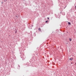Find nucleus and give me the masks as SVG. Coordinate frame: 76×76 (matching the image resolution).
I'll list each match as a JSON object with an SVG mask.
<instances>
[{"mask_svg": "<svg viewBox=\"0 0 76 76\" xmlns=\"http://www.w3.org/2000/svg\"><path fill=\"white\" fill-rule=\"evenodd\" d=\"M16 17H17V16H16Z\"/></svg>", "mask_w": 76, "mask_h": 76, "instance_id": "9", "label": "nucleus"}, {"mask_svg": "<svg viewBox=\"0 0 76 76\" xmlns=\"http://www.w3.org/2000/svg\"><path fill=\"white\" fill-rule=\"evenodd\" d=\"M75 7L76 8V6H75Z\"/></svg>", "mask_w": 76, "mask_h": 76, "instance_id": "8", "label": "nucleus"}, {"mask_svg": "<svg viewBox=\"0 0 76 76\" xmlns=\"http://www.w3.org/2000/svg\"><path fill=\"white\" fill-rule=\"evenodd\" d=\"M72 64V63H71Z\"/></svg>", "mask_w": 76, "mask_h": 76, "instance_id": "10", "label": "nucleus"}, {"mask_svg": "<svg viewBox=\"0 0 76 76\" xmlns=\"http://www.w3.org/2000/svg\"><path fill=\"white\" fill-rule=\"evenodd\" d=\"M1 4H3V2H1Z\"/></svg>", "mask_w": 76, "mask_h": 76, "instance_id": "7", "label": "nucleus"}, {"mask_svg": "<svg viewBox=\"0 0 76 76\" xmlns=\"http://www.w3.org/2000/svg\"><path fill=\"white\" fill-rule=\"evenodd\" d=\"M48 21V20L46 21V23H47Z\"/></svg>", "mask_w": 76, "mask_h": 76, "instance_id": "4", "label": "nucleus"}, {"mask_svg": "<svg viewBox=\"0 0 76 76\" xmlns=\"http://www.w3.org/2000/svg\"><path fill=\"white\" fill-rule=\"evenodd\" d=\"M39 31H40L41 29H40V28H39Z\"/></svg>", "mask_w": 76, "mask_h": 76, "instance_id": "5", "label": "nucleus"}, {"mask_svg": "<svg viewBox=\"0 0 76 76\" xmlns=\"http://www.w3.org/2000/svg\"><path fill=\"white\" fill-rule=\"evenodd\" d=\"M68 24L69 25H71V23H70V22H68Z\"/></svg>", "mask_w": 76, "mask_h": 76, "instance_id": "1", "label": "nucleus"}, {"mask_svg": "<svg viewBox=\"0 0 76 76\" xmlns=\"http://www.w3.org/2000/svg\"><path fill=\"white\" fill-rule=\"evenodd\" d=\"M73 59V58H70V59H70L71 61H72V60Z\"/></svg>", "mask_w": 76, "mask_h": 76, "instance_id": "2", "label": "nucleus"}, {"mask_svg": "<svg viewBox=\"0 0 76 76\" xmlns=\"http://www.w3.org/2000/svg\"><path fill=\"white\" fill-rule=\"evenodd\" d=\"M48 19H49V18L48 17Z\"/></svg>", "mask_w": 76, "mask_h": 76, "instance_id": "6", "label": "nucleus"}, {"mask_svg": "<svg viewBox=\"0 0 76 76\" xmlns=\"http://www.w3.org/2000/svg\"><path fill=\"white\" fill-rule=\"evenodd\" d=\"M71 40H72V39L70 38L69 39V40L70 41H71Z\"/></svg>", "mask_w": 76, "mask_h": 76, "instance_id": "3", "label": "nucleus"}, {"mask_svg": "<svg viewBox=\"0 0 76 76\" xmlns=\"http://www.w3.org/2000/svg\"><path fill=\"white\" fill-rule=\"evenodd\" d=\"M76 64V63H75Z\"/></svg>", "mask_w": 76, "mask_h": 76, "instance_id": "11", "label": "nucleus"}]
</instances>
